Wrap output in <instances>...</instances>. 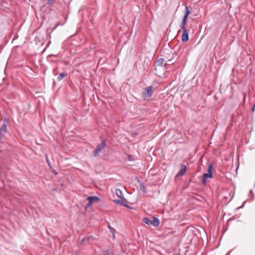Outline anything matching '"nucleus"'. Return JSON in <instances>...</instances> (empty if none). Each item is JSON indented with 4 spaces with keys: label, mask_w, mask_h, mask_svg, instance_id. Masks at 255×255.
I'll list each match as a JSON object with an SVG mask.
<instances>
[{
    "label": "nucleus",
    "mask_w": 255,
    "mask_h": 255,
    "mask_svg": "<svg viewBox=\"0 0 255 255\" xmlns=\"http://www.w3.org/2000/svg\"><path fill=\"white\" fill-rule=\"evenodd\" d=\"M67 75V73H65V72H63V73H60L59 76L57 77V80L58 81H61L62 79V78H64Z\"/></svg>",
    "instance_id": "nucleus-12"
},
{
    "label": "nucleus",
    "mask_w": 255,
    "mask_h": 255,
    "mask_svg": "<svg viewBox=\"0 0 255 255\" xmlns=\"http://www.w3.org/2000/svg\"><path fill=\"white\" fill-rule=\"evenodd\" d=\"M212 177V176H211L209 173H204L202 177V183L205 184L206 183V180L208 178H211Z\"/></svg>",
    "instance_id": "nucleus-7"
},
{
    "label": "nucleus",
    "mask_w": 255,
    "mask_h": 255,
    "mask_svg": "<svg viewBox=\"0 0 255 255\" xmlns=\"http://www.w3.org/2000/svg\"><path fill=\"white\" fill-rule=\"evenodd\" d=\"M171 61V59H169V60H168V61L169 62H170ZM170 64V63H169L168 64H165L164 65V67H165L166 69H167V66H168V65H169Z\"/></svg>",
    "instance_id": "nucleus-19"
},
{
    "label": "nucleus",
    "mask_w": 255,
    "mask_h": 255,
    "mask_svg": "<svg viewBox=\"0 0 255 255\" xmlns=\"http://www.w3.org/2000/svg\"><path fill=\"white\" fill-rule=\"evenodd\" d=\"M187 19L183 18L182 21L180 24V27L183 30H186L187 29L186 28L185 25L187 22Z\"/></svg>",
    "instance_id": "nucleus-10"
},
{
    "label": "nucleus",
    "mask_w": 255,
    "mask_h": 255,
    "mask_svg": "<svg viewBox=\"0 0 255 255\" xmlns=\"http://www.w3.org/2000/svg\"><path fill=\"white\" fill-rule=\"evenodd\" d=\"M143 222L147 225H151L154 227L159 226L160 222L157 218L154 217L153 220H150L147 217H144L142 219Z\"/></svg>",
    "instance_id": "nucleus-1"
},
{
    "label": "nucleus",
    "mask_w": 255,
    "mask_h": 255,
    "mask_svg": "<svg viewBox=\"0 0 255 255\" xmlns=\"http://www.w3.org/2000/svg\"><path fill=\"white\" fill-rule=\"evenodd\" d=\"M106 143L105 140H103L101 143L97 145L96 149L93 151L92 153L93 155L95 157L97 156L101 152L102 149H103L104 147L106 146Z\"/></svg>",
    "instance_id": "nucleus-2"
},
{
    "label": "nucleus",
    "mask_w": 255,
    "mask_h": 255,
    "mask_svg": "<svg viewBox=\"0 0 255 255\" xmlns=\"http://www.w3.org/2000/svg\"><path fill=\"white\" fill-rule=\"evenodd\" d=\"M7 126L6 124H3L0 128V140L7 132Z\"/></svg>",
    "instance_id": "nucleus-5"
},
{
    "label": "nucleus",
    "mask_w": 255,
    "mask_h": 255,
    "mask_svg": "<svg viewBox=\"0 0 255 255\" xmlns=\"http://www.w3.org/2000/svg\"><path fill=\"white\" fill-rule=\"evenodd\" d=\"M139 187H140V189L143 192V193H146V188L145 187V186L142 183H141L140 184H139Z\"/></svg>",
    "instance_id": "nucleus-17"
},
{
    "label": "nucleus",
    "mask_w": 255,
    "mask_h": 255,
    "mask_svg": "<svg viewBox=\"0 0 255 255\" xmlns=\"http://www.w3.org/2000/svg\"><path fill=\"white\" fill-rule=\"evenodd\" d=\"M113 202L116 204L118 205H120L121 206H124L125 205L124 203L122 200H119V199H115L113 200Z\"/></svg>",
    "instance_id": "nucleus-13"
},
{
    "label": "nucleus",
    "mask_w": 255,
    "mask_h": 255,
    "mask_svg": "<svg viewBox=\"0 0 255 255\" xmlns=\"http://www.w3.org/2000/svg\"><path fill=\"white\" fill-rule=\"evenodd\" d=\"M108 228L110 229V232L113 234V239H115V232H116L115 229L114 228L112 227L110 225H109Z\"/></svg>",
    "instance_id": "nucleus-16"
},
{
    "label": "nucleus",
    "mask_w": 255,
    "mask_h": 255,
    "mask_svg": "<svg viewBox=\"0 0 255 255\" xmlns=\"http://www.w3.org/2000/svg\"><path fill=\"white\" fill-rule=\"evenodd\" d=\"M183 33L182 35V41L183 42H185L188 40L189 39V34L187 30H183Z\"/></svg>",
    "instance_id": "nucleus-6"
},
{
    "label": "nucleus",
    "mask_w": 255,
    "mask_h": 255,
    "mask_svg": "<svg viewBox=\"0 0 255 255\" xmlns=\"http://www.w3.org/2000/svg\"><path fill=\"white\" fill-rule=\"evenodd\" d=\"M87 200L88 201V203L85 205V209H87L91 206L93 202L98 201L100 200V198L96 196H89L87 198Z\"/></svg>",
    "instance_id": "nucleus-4"
},
{
    "label": "nucleus",
    "mask_w": 255,
    "mask_h": 255,
    "mask_svg": "<svg viewBox=\"0 0 255 255\" xmlns=\"http://www.w3.org/2000/svg\"><path fill=\"white\" fill-rule=\"evenodd\" d=\"M163 61H164V59L162 58H160L156 60L154 63L155 66L162 67Z\"/></svg>",
    "instance_id": "nucleus-9"
},
{
    "label": "nucleus",
    "mask_w": 255,
    "mask_h": 255,
    "mask_svg": "<svg viewBox=\"0 0 255 255\" xmlns=\"http://www.w3.org/2000/svg\"><path fill=\"white\" fill-rule=\"evenodd\" d=\"M255 107V105H254Z\"/></svg>",
    "instance_id": "nucleus-28"
},
{
    "label": "nucleus",
    "mask_w": 255,
    "mask_h": 255,
    "mask_svg": "<svg viewBox=\"0 0 255 255\" xmlns=\"http://www.w3.org/2000/svg\"><path fill=\"white\" fill-rule=\"evenodd\" d=\"M185 9H186V11L184 14L183 18L187 19L188 15L190 13V11L189 10L188 6H185Z\"/></svg>",
    "instance_id": "nucleus-14"
},
{
    "label": "nucleus",
    "mask_w": 255,
    "mask_h": 255,
    "mask_svg": "<svg viewBox=\"0 0 255 255\" xmlns=\"http://www.w3.org/2000/svg\"><path fill=\"white\" fill-rule=\"evenodd\" d=\"M124 206H125V207H126L127 208H128V209H130L131 208V207L129 206H128L127 204H125V205Z\"/></svg>",
    "instance_id": "nucleus-20"
},
{
    "label": "nucleus",
    "mask_w": 255,
    "mask_h": 255,
    "mask_svg": "<svg viewBox=\"0 0 255 255\" xmlns=\"http://www.w3.org/2000/svg\"><path fill=\"white\" fill-rule=\"evenodd\" d=\"M116 194L118 197H119L122 199L124 198V196H123V193L120 189H117L116 190Z\"/></svg>",
    "instance_id": "nucleus-11"
},
{
    "label": "nucleus",
    "mask_w": 255,
    "mask_h": 255,
    "mask_svg": "<svg viewBox=\"0 0 255 255\" xmlns=\"http://www.w3.org/2000/svg\"><path fill=\"white\" fill-rule=\"evenodd\" d=\"M59 25H60V24H57L56 25V26H55V27H57Z\"/></svg>",
    "instance_id": "nucleus-25"
},
{
    "label": "nucleus",
    "mask_w": 255,
    "mask_h": 255,
    "mask_svg": "<svg viewBox=\"0 0 255 255\" xmlns=\"http://www.w3.org/2000/svg\"><path fill=\"white\" fill-rule=\"evenodd\" d=\"M255 106H254L253 108H252V112H254L255 111Z\"/></svg>",
    "instance_id": "nucleus-21"
},
{
    "label": "nucleus",
    "mask_w": 255,
    "mask_h": 255,
    "mask_svg": "<svg viewBox=\"0 0 255 255\" xmlns=\"http://www.w3.org/2000/svg\"><path fill=\"white\" fill-rule=\"evenodd\" d=\"M153 87L152 86H149L144 88L142 92V96L144 99L149 98L152 95Z\"/></svg>",
    "instance_id": "nucleus-3"
},
{
    "label": "nucleus",
    "mask_w": 255,
    "mask_h": 255,
    "mask_svg": "<svg viewBox=\"0 0 255 255\" xmlns=\"http://www.w3.org/2000/svg\"><path fill=\"white\" fill-rule=\"evenodd\" d=\"M186 172V167L184 165H182L181 168L177 174V176H182Z\"/></svg>",
    "instance_id": "nucleus-8"
},
{
    "label": "nucleus",
    "mask_w": 255,
    "mask_h": 255,
    "mask_svg": "<svg viewBox=\"0 0 255 255\" xmlns=\"http://www.w3.org/2000/svg\"><path fill=\"white\" fill-rule=\"evenodd\" d=\"M86 238H84V239H82V241L84 242V241H85L86 240Z\"/></svg>",
    "instance_id": "nucleus-22"
},
{
    "label": "nucleus",
    "mask_w": 255,
    "mask_h": 255,
    "mask_svg": "<svg viewBox=\"0 0 255 255\" xmlns=\"http://www.w3.org/2000/svg\"><path fill=\"white\" fill-rule=\"evenodd\" d=\"M212 170H213V164L211 163L209 164L208 168V173H209L211 176H213Z\"/></svg>",
    "instance_id": "nucleus-15"
},
{
    "label": "nucleus",
    "mask_w": 255,
    "mask_h": 255,
    "mask_svg": "<svg viewBox=\"0 0 255 255\" xmlns=\"http://www.w3.org/2000/svg\"><path fill=\"white\" fill-rule=\"evenodd\" d=\"M252 190H250V193H252Z\"/></svg>",
    "instance_id": "nucleus-26"
},
{
    "label": "nucleus",
    "mask_w": 255,
    "mask_h": 255,
    "mask_svg": "<svg viewBox=\"0 0 255 255\" xmlns=\"http://www.w3.org/2000/svg\"><path fill=\"white\" fill-rule=\"evenodd\" d=\"M46 161H47V162L49 161L48 158L47 156H46Z\"/></svg>",
    "instance_id": "nucleus-23"
},
{
    "label": "nucleus",
    "mask_w": 255,
    "mask_h": 255,
    "mask_svg": "<svg viewBox=\"0 0 255 255\" xmlns=\"http://www.w3.org/2000/svg\"><path fill=\"white\" fill-rule=\"evenodd\" d=\"M54 1V0H47L46 3L49 5H53Z\"/></svg>",
    "instance_id": "nucleus-18"
},
{
    "label": "nucleus",
    "mask_w": 255,
    "mask_h": 255,
    "mask_svg": "<svg viewBox=\"0 0 255 255\" xmlns=\"http://www.w3.org/2000/svg\"><path fill=\"white\" fill-rule=\"evenodd\" d=\"M176 255H180L179 254H176Z\"/></svg>",
    "instance_id": "nucleus-27"
},
{
    "label": "nucleus",
    "mask_w": 255,
    "mask_h": 255,
    "mask_svg": "<svg viewBox=\"0 0 255 255\" xmlns=\"http://www.w3.org/2000/svg\"><path fill=\"white\" fill-rule=\"evenodd\" d=\"M47 163L48 164V165L50 166V163H49V161H47Z\"/></svg>",
    "instance_id": "nucleus-24"
}]
</instances>
